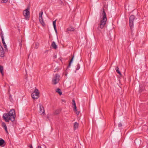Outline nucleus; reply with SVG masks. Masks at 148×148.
I'll list each match as a JSON object with an SVG mask.
<instances>
[{
    "instance_id": "obj_1",
    "label": "nucleus",
    "mask_w": 148,
    "mask_h": 148,
    "mask_svg": "<svg viewBox=\"0 0 148 148\" xmlns=\"http://www.w3.org/2000/svg\"><path fill=\"white\" fill-rule=\"evenodd\" d=\"M15 117V111L13 109L8 113H5L3 115V119L6 122H9L10 120L12 122L14 121Z\"/></svg>"
},
{
    "instance_id": "obj_2",
    "label": "nucleus",
    "mask_w": 148,
    "mask_h": 148,
    "mask_svg": "<svg viewBox=\"0 0 148 148\" xmlns=\"http://www.w3.org/2000/svg\"><path fill=\"white\" fill-rule=\"evenodd\" d=\"M103 17L100 23L97 27V29L99 31H101V29L104 26L106 23L107 18L106 13L104 8L103 9V12L102 14Z\"/></svg>"
},
{
    "instance_id": "obj_3",
    "label": "nucleus",
    "mask_w": 148,
    "mask_h": 148,
    "mask_svg": "<svg viewBox=\"0 0 148 148\" xmlns=\"http://www.w3.org/2000/svg\"><path fill=\"white\" fill-rule=\"evenodd\" d=\"M135 19V17L133 15H131L129 18V25L131 30L133 27L134 21Z\"/></svg>"
},
{
    "instance_id": "obj_4",
    "label": "nucleus",
    "mask_w": 148,
    "mask_h": 148,
    "mask_svg": "<svg viewBox=\"0 0 148 148\" xmlns=\"http://www.w3.org/2000/svg\"><path fill=\"white\" fill-rule=\"evenodd\" d=\"M30 7L29 6L27 7V8L23 12V14L24 16L27 20H28L30 17Z\"/></svg>"
},
{
    "instance_id": "obj_5",
    "label": "nucleus",
    "mask_w": 148,
    "mask_h": 148,
    "mask_svg": "<svg viewBox=\"0 0 148 148\" xmlns=\"http://www.w3.org/2000/svg\"><path fill=\"white\" fill-rule=\"evenodd\" d=\"M60 79V76L58 74H56L53 78L52 83L55 85L58 83Z\"/></svg>"
},
{
    "instance_id": "obj_6",
    "label": "nucleus",
    "mask_w": 148,
    "mask_h": 148,
    "mask_svg": "<svg viewBox=\"0 0 148 148\" xmlns=\"http://www.w3.org/2000/svg\"><path fill=\"white\" fill-rule=\"evenodd\" d=\"M32 97L34 99H36L39 97V92L38 89H36L32 93Z\"/></svg>"
},
{
    "instance_id": "obj_7",
    "label": "nucleus",
    "mask_w": 148,
    "mask_h": 148,
    "mask_svg": "<svg viewBox=\"0 0 148 148\" xmlns=\"http://www.w3.org/2000/svg\"><path fill=\"white\" fill-rule=\"evenodd\" d=\"M43 14V12L41 11V12H40L39 14V19L40 22L43 26H45V23L43 18L42 17V15Z\"/></svg>"
},
{
    "instance_id": "obj_8",
    "label": "nucleus",
    "mask_w": 148,
    "mask_h": 148,
    "mask_svg": "<svg viewBox=\"0 0 148 148\" xmlns=\"http://www.w3.org/2000/svg\"><path fill=\"white\" fill-rule=\"evenodd\" d=\"M38 105L39 107V112L41 114H45V111L44 107L41 103L38 104Z\"/></svg>"
},
{
    "instance_id": "obj_9",
    "label": "nucleus",
    "mask_w": 148,
    "mask_h": 148,
    "mask_svg": "<svg viewBox=\"0 0 148 148\" xmlns=\"http://www.w3.org/2000/svg\"><path fill=\"white\" fill-rule=\"evenodd\" d=\"M6 144L5 140L2 138H0V146L4 147Z\"/></svg>"
},
{
    "instance_id": "obj_10",
    "label": "nucleus",
    "mask_w": 148,
    "mask_h": 148,
    "mask_svg": "<svg viewBox=\"0 0 148 148\" xmlns=\"http://www.w3.org/2000/svg\"><path fill=\"white\" fill-rule=\"evenodd\" d=\"M1 125L4 128L6 133H8V132L7 130V127L5 123L4 122H2V123Z\"/></svg>"
},
{
    "instance_id": "obj_11",
    "label": "nucleus",
    "mask_w": 148,
    "mask_h": 148,
    "mask_svg": "<svg viewBox=\"0 0 148 148\" xmlns=\"http://www.w3.org/2000/svg\"><path fill=\"white\" fill-rule=\"evenodd\" d=\"M74 55H73V56H72V58H71V60H70V61L69 64V65L68 66L67 68V70L68 69V68H69L70 67V66H71V63H72V62L73 61V58H74Z\"/></svg>"
},
{
    "instance_id": "obj_12",
    "label": "nucleus",
    "mask_w": 148,
    "mask_h": 148,
    "mask_svg": "<svg viewBox=\"0 0 148 148\" xmlns=\"http://www.w3.org/2000/svg\"><path fill=\"white\" fill-rule=\"evenodd\" d=\"M51 46L55 49H56L57 48V45H56L55 42L54 41L52 42L51 44Z\"/></svg>"
},
{
    "instance_id": "obj_13",
    "label": "nucleus",
    "mask_w": 148,
    "mask_h": 148,
    "mask_svg": "<svg viewBox=\"0 0 148 148\" xmlns=\"http://www.w3.org/2000/svg\"><path fill=\"white\" fill-rule=\"evenodd\" d=\"M61 112V110L60 109H57L56 110L55 112H54V113L55 115H57L59 114Z\"/></svg>"
},
{
    "instance_id": "obj_14",
    "label": "nucleus",
    "mask_w": 148,
    "mask_h": 148,
    "mask_svg": "<svg viewBox=\"0 0 148 148\" xmlns=\"http://www.w3.org/2000/svg\"><path fill=\"white\" fill-rule=\"evenodd\" d=\"M115 70L118 73L120 76H121L122 74L121 72L120 71L119 69L118 66L116 67Z\"/></svg>"
},
{
    "instance_id": "obj_15",
    "label": "nucleus",
    "mask_w": 148,
    "mask_h": 148,
    "mask_svg": "<svg viewBox=\"0 0 148 148\" xmlns=\"http://www.w3.org/2000/svg\"><path fill=\"white\" fill-rule=\"evenodd\" d=\"M0 72L2 74V76H3L4 75V74L3 73V66L0 65Z\"/></svg>"
},
{
    "instance_id": "obj_16",
    "label": "nucleus",
    "mask_w": 148,
    "mask_h": 148,
    "mask_svg": "<svg viewBox=\"0 0 148 148\" xmlns=\"http://www.w3.org/2000/svg\"><path fill=\"white\" fill-rule=\"evenodd\" d=\"M79 126V124L77 122H75L74 123V130H75Z\"/></svg>"
},
{
    "instance_id": "obj_17",
    "label": "nucleus",
    "mask_w": 148,
    "mask_h": 148,
    "mask_svg": "<svg viewBox=\"0 0 148 148\" xmlns=\"http://www.w3.org/2000/svg\"><path fill=\"white\" fill-rule=\"evenodd\" d=\"M56 92H58L60 95H61L62 94V92L61 91V90L59 88L56 89Z\"/></svg>"
},
{
    "instance_id": "obj_18",
    "label": "nucleus",
    "mask_w": 148,
    "mask_h": 148,
    "mask_svg": "<svg viewBox=\"0 0 148 148\" xmlns=\"http://www.w3.org/2000/svg\"><path fill=\"white\" fill-rule=\"evenodd\" d=\"M67 30L68 31L73 32L74 31L75 29L73 28L70 27L68 28Z\"/></svg>"
},
{
    "instance_id": "obj_19",
    "label": "nucleus",
    "mask_w": 148,
    "mask_h": 148,
    "mask_svg": "<svg viewBox=\"0 0 148 148\" xmlns=\"http://www.w3.org/2000/svg\"><path fill=\"white\" fill-rule=\"evenodd\" d=\"M22 37L21 36V39L19 41V46H20V48H21L22 47Z\"/></svg>"
},
{
    "instance_id": "obj_20",
    "label": "nucleus",
    "mask_w": 148,
    "mask_h": 148,
    "mask_svg": "<svg viewBox=\"0 0 148 148\" xmlns=\"http://www.w3.org/2000/svg\"><path fill=\"white\" fill-rule=\"evenodd\" d=\"M4 50H2V51H0V56L1 57H3L4 55Z\"/></svg>"
},
{
    "instance_id": "obj_21",
    "label": "nucleus",
    "mask_w": 148,
    "mask_h": 148,
    "mask_svg": "<svg viewBox=\"0 0 148 148\" xmlns=\"http://www.w3.org/2000/svg\"><path fill=\"white\" fill-rule=\"evenodd\" d=\"M1 39H2V42L3 43V45H4L5 44H6L4 41V37H3V35H2V36H1Z\"/></svg>"
},
{
    "instance_id": "obj_22",
    "label": "nucleus",
    "mask_w": 148,
    "mask_h": 148,
    "mask_svg": "<svg viewBox=\"0 0 148 148\" xmlns=\"http://www.w3.org/2000/svg\"><path fill=\"white\" fill-rule=\"evenodd\" d=\"M80 68V65L78 64L77 65V67L76 69V70L75 71V72H76V71L78 70Z\"/></svg>"
},
{
    "instance_id": "obj_23",
    "label": "nucleus",
    "mask_w": 148,
    "mask_h": 148,
    "mask_svg": "<svg viewBox=\"0 0 148 148\" xmlns=\"http://www.w3.org/2000/svg\"><path fill=\"white\" fill-rule=\"evenodd\" d=\"M56 20L53 21V25L54 27H56Z\"/></svg>"
},
{
    "instance_id": "obj_24",
    "label": "nucleus",
    "mask_w": 148,
    "mask_h": 148,
    "mask_svg": "<svg viewBox=\"0 0 148 148\" xmlns=\"http://www.w3.org/2000/svg\"><path fill=\"white\" fill-rule=\"evenodd\" d=\"M72 101L73 106H76L75 101L74 99H73L72 100Z\"/></svg>"
},
{
    "instance_id": "obj_25",
    "label": "nucleus",
    "mask_w": 148,
    "mask_h": 148,
    "mask_svg": "<svg viewBox=\"0 0 148 148\" xmlns=\"http://www.w3.org/2000/svg\"><path fill=\"white\" fill-rule=\"evenodd\" d=\"M8 0H2L1 2L2 3H6Z\"/></svg>"
},
{
    "instance_id": "obj_26",
    "label": "nucleus",
    "mask_w": 148,
    "mask_h": 148,
    "mask_svg": "<svg viewBox=\"0 0 148 148\" xmlns=\"http://www.w3.org/2000/svg\"><path fill=\"white\" fill-rule=\"evenodd\" d=\"M73 110H74V111L77 112V109L76 106H74V109H73Z\"/></svg>"
},
{
    "instance_id": "obj_27",
    "label": "nucleus",
    "mask_w": 148,
    "mask_h": 148,
    "mask_svg": "<svg viewBox=\"0 0 148 148\" xmlns=\"http://www.w3.org/2000/svg\"><path fill=\"white\" fill-rule=\"evenodd\" d=\"M122 126V124L121 123H119L118 124V127H121Z\"/></svg>"
},
{
    "instance_id": "obj_28",
    "label": "nucleus",
    "mask_w": 148,
    "mask_h": 148,
    "mask_svg": "<svg viewBox=\"0 0 148 148\" xmlns=\"http://www.w3.org/2000/svg\"><path fill=\"white\" fill-rule=\"evenodd\" d=\"M9 99H10V100L11 101H12L13 100H12V96H11V95H10Z\"/></svg>"
},
{
    "instance_id": "obj_29",
    "label": "nucleus",
    "mask_w": 148,
    "mask_h": 148,
    "mask_svg": "<svg viewBox=\"0 0 148 148\" xmlns=\"http://www.w3.org/2000/svg\"><path fill=\"white\" fill-rule=\"evenodd\" d=\"M0 46H1V47L0 48V51H2V50H4L3 49V47L2 46H1V45Z\"/></svg>"
},
{
    "instance_id": "obj_30",
    "label": "nucleus",
    "mask_w": 148,
    "mask_h": 148,
    "mask_svg": "<svg viewBox=\"0 0 148 148\" xmlns=\"http://www.w3.org/2000/svg\"><path fill=\"white\" fill-rule=\"evenodd\" d=\"M54 28L55 31L56 33H57V29H56V27H54Z\"/></svg>"
},
{
    "instance_id": "obj_31",
    "label": "nucleus",
    "mask_w": 148,
    "mask_h": 148,
    "mask_svg": "<svg viewBox=\"0 0 148 148\" xmlns=\"http://www.w3.org/2000/svg\"><path fill=\"white\" fill-rule=\"evenodd\" d=\"M80 111L77 112V115H79L80 113Z\"/></svg>"
},
{
    "instance_id": "obj_32",
    "label": "nucleus",
    "mask_w": 148,
    "mask_h": 148,
    "mask_svg": "<svg viewBox=\"0 0 148 148\" xmlns=\"http://www.w3.org/2000/svg\"><path fill=\"white\" fill-rule=\"evenodd\" d=\"M28 147H29V148H33L32 145H29Z\"/></svg>"
},
{
    "instance_id": "obj_33",
    "label": "nucleus",
    "mask_w": 148,
    "mask_h": 148,
    "mask_svg": "<svg viewBox=\"0 0 148 148\" xmlns=\"http://www.w3.org/2000/svg\"><path fill=\"white\" fill-rule=\"evenodd\" d=\"M4 45V48H5V49L6 48H7V46H6V44H5V45Z\"/></svg>"
},
{
    "instance_id": "obj_34",
    "label": "nucleus",
    "mask_w": 148,
    "mask_h": 148,
    "mask_svg": "<svg viewBox=\"0 0 148 148\" xmlns=\"http://www.w3.org/2000/svg\"><path fill=\"white\" fill-rule=\"evenodd\" d=\"M56 58V55H55L54 56V58Z\"/></svg>"
},
{
    "instance_id": "obj_35",
    "label": "nucleus",
    "mask_w": 148,
    "mask_h": 148,
    "mask_svg": "<svg viewBox=\"0 0 148 148\" xmlns=\"http://www.w3.org/2000/svg\"><path fill=\"white\" fill-rule=\"evenodd\" d=\"M144 127H146V128H147V126L144 125Z\"/></svg>"
},
{
    "instance_id": "obj_36",
    "label": "nucleus",
    "mask_w": 148,
    "mask_h": 148,
    "mask_svg": "<svg viewBox=\"0 0 148 148\" xmlns=\"http://www.w3.org/2000/svg\"><path fill=\"white\" fill-rule=\"evenodd\" d=\"M38 147L39 148H42L41 147V146H38Z\"/></svg>"
},
{
    "instance_id": "obj_37",
    "label": "nucleus",
    "mask_w": 148,
    "mask_h": 148,
    "mask_svg": "<svg viewBox=\"0 0 148 148\" xmlns=\"http://www.w3.org/2000/svg\"><path fill=\"white\" fill-rule=\"evenodd\" d=\"M1 36H2V35H3V34L2 32L1 33Z\"/></svg>"
},
{
    "instance_id": "obj_38",
    "label": "nucleus",
    "mask_w": 148,
    "mask_h": 148,
    "mask_svg": "<svg viewBox=\"0 0 148 148\" xmlns=\"http://www.w3.org/2000/svg\"><path fill=\"white\" fill-rule=\"evenodd\" d=\"M62 101H64V100H62Z\"/></svg>"
}]
</instances>
